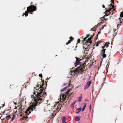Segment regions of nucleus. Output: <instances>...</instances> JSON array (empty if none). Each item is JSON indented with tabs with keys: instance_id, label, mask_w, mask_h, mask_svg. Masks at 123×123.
I'll list each match as a JSON object with an SVG mask.
<instances>
[{
	"instance_id": "49",
	"label": "nucleus",
	"mask_w": 123,
	"mask_h": 123,
	"mask_svg": "<svg viewBox=\"0 0 123 123\" xmlns=\"http://www.w3.org/2000/svg\"><path fill=\"white\" fill-rule=\"evenodd\" d=\"M24 14H23V15H22V16H24Z\"/></svg>"
},
{
	"instance_id": "48",
	"label": "nucleus",
	"mask_w": 123,
	"mask_h": 123,
	"mask_svg": "<svg viewBox=\"0 0 123 123\" xmlns=\"http://www.w3.org/2000/svg\"><path fill=\"white\" fill-rule=\"evenodd\" d=\"M48 78V77L47 78V79H49V78Z\"/></svg>"
},
{
	"instance_id": "18",
	"label": "nucleus",
	"mask_w": 123,
	"mask_h": 123,
	"mask_svg": "<svg viewBox=\"0 0 123 123\" xmlns=\"http://www.w3.org/2000/svg\"><path fill=\"white\" fill-rule=\"evenodd\" d=\"M76 101L74 102L71 104V108H72L73 107V105H74Z\"/></svg>"
},
{
	"instance_id": "37",
	"label": "nucleus",
	"mask_w": 123,
	"mask_h": 123,
	"mask_svg": "<svg viewBox=\"0 0 123 123\" xmlns=\"http://www.w3.org/2000/svg\"><path fill=\"white\" fill-rule=\"evenodd\" d=\"M100 24V23H98V24H97V26H98V25H99Z\"/></svg>"
},
{
	"instance_id": "42",
	"label": "nucleus",
	"mask_w": 123,
	"mask_h": 123,
	"mask_svg": "<svg viewBox=\"0 0 123 123\" xmlns=\"http://www.w3.org/2000/svg\"><path fill=\"white\" fill-rule=\"evenodd\" d=\"M121 18H119V19L120 20H121Z\"/></svg>"
},
{
	"instance_id": "22",
	"label": "nucleus",
	"mask_w": 123,
	"mask_h": 123,
	"mask_svg": "<svg viewBox=\"0 0 123 123\" xmlns=\"http://www.w3.org/2000/svg\"><path fill=\"white\" fill-rule=\"evenodd\" d=\"M103 57L104 58H105L106 57V54L105 53L102 54Z\"/></svg>"
},
{
	"instance_id": "23",
	"label": "nucleus",
	"mask_w": 123,
	"mask_h": 123,
	"mask_svg": "<svg viewBox=\"0 0 123 123\" xmlns=\"http://www.w3.org/2000/svg\"><path fill=\"white\" fill-rule=\"evenodd\" d=\"M87 37H85L84 38V39H83V40L84 41H87V40H86V39H87ZM86 43H87V42H85V44H86Z\"/></svg>"
},
{
	"instance_id": "19",
	"label": "nucleus",
	"mask_w": 123,
	"mask_h": 123,
	"mask_svg": "<svg viewBox=\"0 0 123 123\" xmlns=\"http://www.w3.org/2000/svg\"><path fill=\"white\" fill-rule=\"evenodd\" d=\"M110 12L109 11H107L106 12V16H108V15L110 14Z\"/></svg>"
},
{
	"instance_id": "46",
	"label": "nucleus",
	"mask_w": 123,
	"mask_h": 123,
	"mask_svg": "<svg viewBox=\"0 0 123 123\" xmlns=\"http://www.w3.org/2000/svg\"><path fill=\"white\" fill-rule=\"evenodd\" d=\"M3 105V106L2 107H3L5 105L4 104H3V105Z\"/></svg>"
},
{
	"instance_id": "33",
	"label": "nucleus",
	"mask_w": 123,
	"mask_h": 123,
	"mask_svg": "<svg viewBox=\"0 0 123 123\" xmlns=\"http://www.w3.org/2000/svg\"><path fill=\"white\" fill-rule=\"evenodd\" d=\"M20 105H21V106H20V108H21V109H22L21 108H22L21 107H22V105H21V104H20Z\"/></svg>"
},
{
	"instance_id": "39",
	"label": "nucleus",
	"mask_w": 123,
	"mask_h": 123,
	"mask_svg": "<svg viewBox=\"0 0 123 123\" xmlns=\"http://www.w3.org/2000/svg\"><path fill=\"white\" fill-rule=\"evenodd\" d=\"M62 97H64V95H63V94H62Z\"/></svg>"
},
{
	"instance_id": "43",
	"label": "nucleus",
	"mask_w": 123,
	"mask_h": 123,
	"mask_svg": "<svg viewBox=\"0 0 123 123\" xmlns=\"http://www.w3.org/2000/svg\"><path fill=\"white\" fill-rule=\"evenodd\" d=\"M14 104L16 105V104H17V103H15V102H14Z\"/></svg>"
},
{
	"instance_id": "15",
	"label": "nucleus",
	"mask_w": 123,
	"mask_h": 123,
	"mask_svg": "<svg viewBox=\"0 0 123 123\" xmlns=\"http://www.w3.org/2000/svg\"><path fill=\"white\" fill-rule=\"evenodd\" d=\"M106 50V49H103L101 51V54H103L105 53V50Z\"/></svg>"
},
{
	"instance_id": "51",
	"label": "nucleus",
	"mask_w": 123,
	"mask_h": 123,
	"mask_svg": "<svg viewBox=\"0 0 123 123\" xmlns=\"http://www.w3.org/2000/svg\"><path fill=\"white\" fill-rule=\"evenodd\" d=\"M61 107L60 108V109H61Z\"/></svg>"
},
{
	"instance_id": "6",
	"label": "nucleus",
	"mask_w": 123,
	"mask_h": 123,
	"mask_svg": "<svg viewBox=\"0 0 123 123\" xmlns=\"http://www.w3.org/2000/svg\"><path fill=\"white\" fill-rule=\"evenodd\" d=\"M89 43H87L85 44H84V46H83V49H84V48L85 49V50H86V51H88L89 49L87 47L86 48H85V46H88L89 45H88Z\"/></svg>"
},
{
	"instance_id": "11",
	"label": "nucleus",
	"mask_w": 123,
	"mask_h": 123,
	"mask_svg": "<svg viewBox=\"0 0 123 123\" xmlns=\"http://www.w3.org/2000/svg\"><path fill=\"white\" fill-rule=\"evenodd\" d=\"M86 103H85V105H84V106H83V108L81 110V111L82 112L84 110V109H85V108L86 107Z\"/></svg>"
},
{
	"instance_id": "5",
	"label": "nucleus",
	"mask_w": 123,
	"mask_h": 123,
	"mask_svg": "<svg viewBox=\"0 0 123 123\" xmlns=\"http://www.w3.org/2000/svg\"><path fill=\"white\" fill-rule=\"evenodd\" d=\"M109 6H110V7H109L110 8V7H110V9H111L110 10L111 11V10L112 9H113L112 11L113 10V11H114L115 10V7L112 4H110L109 5Z\"/></svg>"
},
{
	"instance_id": "32",
	"label": "nucleus",
	"mask_w": 123,
	"mask_h": 123,
	"mask_svg": "<svg viewBox=\"0 0 123 123\" xmlns=\"http://www.w3.org/2000/svg\"><path fill=\"white\" fill-rule=\"evenodd\" d=\"M91 104L89 106V109H90V110H91Z\"/></svg>"
},
{
	"instance_id": "21",
	"label": "nucleus",
	"mask_w": 123,
	"mask_h": 123,
	"mask_svg": "<svg viewBox=\"0 0 123 123\" xmlns=\"http://www.w3.org/2000/svg\"><path fill=\"white\" fill-rule=\"evenodd\" d=\"M91 81H88L87 82V85L90 86V84H91Z\"/></svg>"
},
{
	"instance_id": "36",
	"label": "nucleus",
	"mask_w": 123,
	"mask_h": 123,
	"mask_svg": "<svg viewBox=\"0 0 123 123\" xmlns=\"http://www.w3.org/2000/svg\"><path fill=\"white\" fill-rule=\"evenodd\" d=\"M100 42H98L97 43V44H100Z\"/></svg>"
},
{
	"instance_id": "14",
	"label": "nucleus",
	"mask_w": 123,
	"mask_h": 123,
	"mask_svg": "<svg viewBox=\"0 0 123 123\" xmlns=\"http://www.w3.org/2000/svg\"><path fill=\"white\" fill-rule=\"evenodd\" d=\"M15 117V114H14L13 115V117H12L11 121H12L14 119V118Z\"/></svg>"
},
{
	"instance_id": "45",
	"label": "nucleus",
	"mask_w": 123,
	"mask_h": 123,
	"mask_svg": "<svg viewBox=\"0 0 123 123\" xmlns=\"http://www.w3.org/2000/svg\"><path fill=\"white\" fill-rule=\"evenodd\" d=\"M73 92H72V93H71V94L70 95H71V94H73Z\"/></svg>"
},
{
	"instance_id": "50",
	"label": "nucleus",
	"mask_w": 123,
	"mask_h": 123,
	"mask_svg": "<svg viewBox=\"0 0 123 123\" xmlns=\"http://www.w3.org/2000/svg\"><path fill=\"white\" fill-rule=\"evenodd\" d=\"M93 98H94V96H93Z\"/></svg>"
},
{
	"instance_id": "3",
	"label": "nucleus",
	"mask_w": 123,
	"mask_h": 123,
	"mask_svg": "<svg viewBox=\"0 0 123 123\" xmlns=\"http://www.w3.org/2000/svg\"><path fill=\"white\" fill-rule=\"evenodd\" d=\"M84 67H81V66L78 67L75 70V72H76V74L82 73V72L84 71L83 69Z\"/></svg>"
},
{
	"instance_id": "31",
	"label": "nucleus",
	"mask_w": 123,
	"mask_h": 123,
	"mask_svg": "<svg viewBox=\"0 0 123 123\" xmlns=\"http://www.w3.org/2000/svg\"><path fill=\"white\" fill-rule=\"evenodd\" d=\"M74 64H75V67H76V66H77V65H78L77 64H75V63H74Z\"/></svg>"
},
{
	"instance_id": "29",
	"label": "nucleus",
	"mask_w": 123,
	"mask_h": 123,
	"mask_svg": "<svg viewBox=\"0 0 123 123\" xmlns=\"http://www.w3.org/2000/svg\"><path fill=\"white\" fill-rule=\"evenodd\" d=\"M6 119V118H4L3 119H1L2 121V122H3L4 121V120H5V119Z\"/></svg>"
},
{
	"instance_id": "13",
	"label": "nucleus",
	"mask_w": 123,
	"mask_h": 123,
	"mask_svg": "<svg viewBox=\"0 0 123 123\" xmlns=\"http://www.w3.org/2000/svg\"><path fill=\"white\" fill-rule=\"evenodd\" d=\"M82 94H81V96H80L78 98L79 99H78V101L79 102H80L81 101V99H82Z\"/></svg>"
},
{
	"instance_id": "28",
	"label": "nucleus",
	"mask_w": 123,
	"mask_h": 123,
	"mask_svg": "<svg viewBox=\"0 0 123 123\" xmlns=\"http://www.w3.org/2000/svg\"><path fill=\"white\" fill-rule=\"evenodd\" d=\"M80 39H78L77 40V42L78 43L80 42Z\"/></svg>"
},
{
	"instance_id": "2",
	"label": "nucleus",
	"mask_w": 123,
	"mask_h": 123,
	"mask_svg": "<svg viewBox=\"0 0 123 123\" xmlns=\"http://www.w3.org/2000/svg\"><path fill=\"white\" fill-rule=\"evenodd\" d=\"M32 7L31 8L30 7H27V10L25 12V16H27L28 15V13L30 12V14H32V12L36 10V7L34 5H32Z\"/></svg>"
},
{
	"instance_id": "34",
	"label": "nucleus",
	"mask_w": 123,
	"mask_h": 123,
	"mask_svg": "<svg viewBox=\"0 0 123 123\" xmlns=\"http://www.w3.org/2000/svg\"><path fill=\"white\" fill-rule=\"evenodd\" d=\"M66 84L65 83H64V84H63V86H66Z\"/></svg>"
},
{
	"instance_id": "35",
	"label": "nucleus",
	"mask_w": 123,
	"mask_h": 123,
	"mask_svg": "<svg viewBox=\"0 0 123 123\" xmlns=\"http://www.w3.org/2000/svg\"><path fill=\"white\" fill-rule=\"evenodd\" d=\"M102 7L103 8H104L105 7V6L104 5H102Z\"/></svg>"
},
{
	"instance_id": "26",
	"label": "nucleus",
	"mask_w": 123,
	"mask_h": 123,
	"mask_svg": "<svg viewBox=\"0 0 123 123\" xmlns=\"http://www.w3.org/2000/svg\"><path fill=\"white\" fill-rule=\"evenodd\" d=\"M39 76L41 78H42L43 77L42 74H39Z\"/></svg>"
},
{
	"instance_id": "17",
	"label": "nucleus",
	"mask_w": 123,
	"mask_h": 123,
	"mask_svg": "<svg viewBox=\"0 0 123 123\" xmlns=\"http://www.w3.org/2000/svg\"><path fill=\"white\" fill-rule=\"evenodd\" d=\"M67 89V87H64L63 89H61V92H62L65 91Z\"/></svg>"
},
{
	"instance_id": "1",
	"label": "nucleus",
	"mask_w": 123,
	"mask_h": 123,
	"mask_svg": "<svg viewBox=\"0 0 123 123\" xmlns=\"http://www.w3.org/2000/svg\"><path fill=\"white\" fill-rule=\"evenodd\" d=\"M43 80V83L41 84L38 89V88L39 86V84L36 86V87L34 88V89H35V91L34 90V95H32L31 97L32 99L31 102L32 104L25 111V115L26 116H24L23 117V118L25 119V121H28L27 116L29 114L31 113V111H33L34 108H35V106L37 105V104L38 105L43 101L45 97L46 93L44 91V88L43 87L44 85V81Z\"/></svg>"
},
{
	"instance_id": "27",
	"label": "nucleus",
	"mask_w": 123,
	"mask_h": 123,
	"mask_svg": "<svg viewBox=\"0 0 123 123\" xmlns=\"http://www.w3.org/2000/svg\"><path fill=\"white\" fill-rule=\"evenodd\" d=\"M6 118H7V120H9V118H10V116H7V117H6Z\"/></svg>"
},
{
	"instance_id": "7",
	"label": "nucleus",
	"mask_w": 123,
	"mask_h": 123,
	"mask_svg": "<svg viewBox=\"0 0 123 123\" xmlns=\"http://www.w3.org/2000/svg\"><path fill=\"white\" fill-rule=\"evenodd\" d=\"M70 40L68 41V42L67 43H66V45H68V44L70 43H71V42L73 40V39L74 38H73V37L72 36H71L70 37Z\"/></svg>"
},
{
	"instance_id": "20",
	"label": "nucleus",
	"mask_w": 123,
	"mask_h": 123,
	"mask_svg": "<svg viewBox=\"0 0 123 123\" xmlns=\"http://www.w3.org/2000/svg\"><path fill=\"white\" fill-rule=\"evenodd\" d=\"M120 16L121 17H123V11H122V12L121 13Z\"/></svg>"
},
{
	"instance_id": "44",
	"label": "nucleus",
	"mask_w": 123,
	"mask_h": 123,
	"mask_svg": "<svg viewBox=\"0 0 123 123\" xmlns=\"http://www.w3.org/2000/svg\"><path fill=\"white\" fill-rule=\"evenodd\" d=\"M85 101H88V100H87L86 99V100H85Z\"/></svg>"
},
{
	"instance_id": "41",
	"label": "nucleus",
	"mask_w": 123,
	"mask_h": 123,
	"mask_svg": "<svg viewBox=\"0 0 123 123\" xmlns=\"http://www.w3.org/2000/svg\"><path fill=\"white\" fill-rule=\"evenodd\" d=\"M104 47H105V46H104L103 47H102V48L103 49H104Z\"/></svg>"
},
{
	"instance_id": "40",
	"label": "nucleus",
	"mask_w": 123,
	"mask_h": 123,
	"mask_svg": "<svg viewBox=\"0 0 123 123\" xmlns=\"http://www.w3.org/2000/svg\"><path fill=\"white\" fill-rule=\"evenodd\" d=\"M94 28H92V30H93V29H94Z\"/></svg>"
},
{
	"instance_id": "47",
	"label": "nucleus",
	"mask_w": 123,
	"mask_h": 123,
	"mask_svg": "<svg viewBox=\"0 0 123 123\" xmlns=\"http://www.w3.org/2000/svg\"><path fill=\"white\" fill-rule=\"evenodd\" d=\"M114 3V1H112V3Z\"/></svg>"
},
{
	"instance_id": "30",
	"label": "nucleus",
	"mask_w": 123,
	"mask_h": 123,
	"mask_svg": "<svg viewBox=\"0 0 123 123\" xmlns=\"http://www.w3.org/2000/svg\"><path fill=\"white\" fill-rule=\"evenodd\" d=\"M89 36H90V35L89 34H88L86 36V37H87L88 38L89 37Z\"/></svg>"
},
{
	"instance_id": "24",
	"label": "nucleus",
	"mask_w": 123,
	"mask_h": 123,
	"mask_svg": "<svg viewBox=\"0 0 123 123\" xmlns=\"http://www.w3.org/2000/svg\"><path fill=\"white\" fill-rule=\"evenodd\" d=\"M109 66V64H108L106 66V68H107L106 71H107H107H108L107 69H108V68Z\"/></svg>"
},
{
	"instance_id": "38",
	"label": "nucleus",
	"mask_w": 123,
	"mask_h": 123,
	"mask_svg": "<svg viewBox=\"0 0 123 123\" xmlns=\"http://www.w3.org/2000/svg\"><path fill=\"white\" fill-rule=\"evenodd\" d=\"M100 32H99L97 34V36L98 35V34H100Z\"/></svg>"
},
{
	"instance_id": "16",
	"label": "nucleus",
	"mask_w": 123,
	"mask_h": 123,
	"mask_svg": "<svg viewBox=\"0 0 123 123\" xmlns=\"http://www.w3.org/2000/svg\"><path fill=\"white\" fill-rule=\"evenodd\" d=\"M89 86L87 85H85L84 86V88L85 89H87L89 87Z\"/></svg>"
},
{
	"instance_id": "8",
	"label": "nucleus",
	"mask_w": 123,
	"mask_h": 123,
	"mask_svg": "<svg viewBox=\"0 0 123 123\" xmlns=\"http://www.w3.org/2000/svg\"><path fill=\"white\" fill-rule=\"evenodd\" d=\"M81 109L82 108L81 107H80L76 109V113L77 114H78L80 112V111Z\"/></svg>"
},
{
	"instance_id": "12",
	"label": "nucleus",
	"mask_w": 123,
	"mask_h": 123,
	"mask_svg": "<svg viewBox=\"0 0 123 123\" xmlns=\"http://www.w3.org/2000/svg\"><path fill=\"white\" fill-rule=\"evenodd\" d=\"M75 64H77L78 65L80 63V60H76V62L75 63Z\"/></svg>"
},
{
	"instance_id": "4",
	"label": "nucleus",
	"mask_w": 123,
	"mask_h": 123,
	"mask_svg": "<svg viewBox=\"0 0 123 123\" xmlns=\"http://www.w3.org/2000/svg\"><path fill=\"white\" fill-rule=\"evenodd\" d=\"M93 36V35L91 36L88 39V40H87V43H89V44H88V45H90L92 43L91 39Z\"/></svg>"
},
{
	"instance_id": "25",
	"label": "nucleus",
	"mask_w": 123,
	"mask_h": 123,
	"mask_svg": "<svg viewBox=\"0 0 123 123\" xmlns=\"http://www.w3.org/2000/svg\"><path fill=\"white\" fill-rule=\"evenodd\" d=\"M109 43H105V45L107 46V47L108 46L107 45L108 44H109Z\"/></svg>"
},
{
	"instance_id": "10",
	"label": "nucleus",
	"mask_w": 123,
	"mask_h": 123,
	"mask_svg": "<svg viewBox=\"0 0 123 123\" xmlns=\"http://www.w3.org/2000/svg\"><path fill=\"white\" fill-rule=\"evenodd\" d=\"M81 117L79 116L75 118V120L76 121H79Z\"/></svg>"
},
{
	"instance_id": "9",
	"label": "nucleus",
	"mask_w": 123,
	"mask_h": 123,
	"mask_svg": "<svg viewBox=\"0 0 123 123\" xmlns=\"http://www.w3.org/2000/svg\"><path fill=\"white\" fill-rule=\"evenodd\" d=\"M66 118L64 116L63 117L62 119V122L63 123H64L66 122H65V121L66 120Z\"/></svg>"
}]
</instances>
